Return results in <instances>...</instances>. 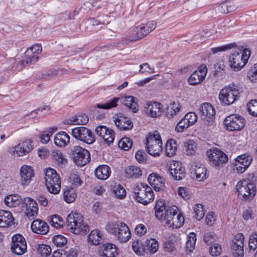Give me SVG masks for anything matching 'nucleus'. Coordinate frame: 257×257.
I'll return each instance as SVG.
<instances>
[{
    "instance_id": "nucleus-1",
    "label": "nucleus",
    "mask_w": 257,
    "mask_h": 257,
    "mask_svg": "<svg viewBox=\"0 0 257 257\" xmlns=\"http://www.w3.org/2000/svg\"><path fill=\"white\" fill-rule=\"evenodd\" d=\"M106 229L119 242H125L131 238V233L128 226L121 221L108 223L106 226Z\"/></svg>"
},
{
    "instance_id": "nucleus-2",
    "label": "nucleus",
    "mask_w": 257,
    "mask_h": 257,
    "mask_svg": "<svg viewBox=\"0 0 257 257\" xmlns=\"http://www.w3.org/2000/svg\"><path fill=\"white\" fill-rule=\"evenodd\" d=\"M66 227L69 230L75 234L85 233L89 229L82 215L76 212H72L68 215Z\"/></svg>"
},
{
    "instance_id": "nucleus-3",
    "label": "nucleus",
    "mask_w": 257,
    "mask_h": 257,
    "mask_svg": "<svg viewBox=\"0 0 257 257\" xmlns=\"http://www.w3.org/2000/svg\"><path fill=\"white\" fill-rule=\"evenodd\" d=\"M248 177V178H243L238 181L236 185L238 195L245 200L252 199L255 196L256 191L254 184L250 180L253 179V175L249 174Z\"/></svg>"
},
{
    "instance_id": "nucleus-4",
    "label": "nucleus",
    "mask_w": 257,
    "mask_h": 257,
    "mask_svg": "<svg viewBox=\"0 0 257 257\" xmlns=\"http://www.w3.org/2000/svg\"><path fill=\"white\" fill-rule=\"evenodd\" d=\"M133 198L139 203L147 205L154 199L152 188L144 183L136 185L133 188Z\"/></svg>"
},
{
    "instance_id": "nucleus-5",
    "label": "nucleus",
    "mask_w": 257,
    "mask_h": 257,
    "mask_svg": "<svg viewBox=\"0 0 257 257\" xmlns=\"http://www.w3.org/2000/svg\"><path fill=\"white\" fill-rule=\"evenodd\" d=\"M250 51L248 49H239L233 52L229 58V65L234 71L240 70L248 61Z\"/></svg>"
},
{
    "instance_id": "nucleus-6",
    "label": "nucleus",
    "mask_w": 257,
    "mask_h": 257,
    "mask_svg": "<svg viewBox=\"0 0 257 257\" xmlns=\"http://www.w3.org/2000/svg\"><path fill=\"white\" fill-rule=\"evenodd\" d=\"M238 87L234 84L224 87L219 94V99L221 103L226 105L233 104L239 97Z\"/></svg>"
},
{
    "instance_id": "nucleus-7",
    "label": "nucleus",
    "mask_w": 257,
    "mask_h": 257,
    "mask_svg": "<svg viewBox=\"0 0 257 257\" xmlns=\"http://www.w3.org/2000/svg\"><path fill=\"white\" fill-rule=\"evenodd\" d=\"M146 144L147 152L153 156H158L162 152V142L158 132L150 133L147 136Z\"/></svg>"
},
{
    "instance_id": "nucleus-8",
    "label": "nucleus",
    "mask_w": 257,
    "mask_h": 257,
    "mask_svg": "<svg viewBox=\"0 0 257 257\" xmlns=\"http://www.w3.org/2000/svg\"><path fill=\"white\" fill-rule=\"evenodd\" d=\"M178 208L175 205H172L169 207V212L165 216V219L162 221L169 226L174 228H178L182 226L184 223V218L181 213H178Z\"/></svg>"
},
{
    "instance_id": "nucleus-9",
    "label": "nucleus",
    "mask_w": 257,
    "mask_h": 257,
    "mask_svg": "<svg viewBox=\"0 0 257 257\" xmlns=\"http://www.w3.org/2000/svg\"><path fill=\"white\" fill-rule=\"evenodd\" d=\"M45 182L47 188L51 193L58 194L61 189L60 177L56 171L52 168H48L45 172Z\"/></svg>"
},
{
    "instance_id": "nucleus-10",
    "label": "nucleus",
    "mask_w": 257,
    "mask_h": 257,
    "mask_svg": "<svg viewBox=\"0 0 257 257\" xmlns=\"http://www.w3.org/2000/svg\"><path fill=\"white\" fill-rule=\"evenodd\" d=\"M156 26L157 23L154 21H149L146 24L140 25L131 32L129 40L133 42L142 38L154 30Z\"/></svg>"
},
{
    "instance_id": "nucleus-11",
    "label": "nucleus",
    "mask_w": 257,
    "mask_h": 257,
    "mask_svg": "<svg viewBox=\"0 0 257 257\" xmlns=\"http://www.w3.org/2000/svg\"><path fill=\"white\" fill-rule=\"evenodd\" d=\"M206 154L209 163L214 167H221L228 161L227 155L217 148L211 149L208 150Z\"/></svg>"
},
{
    "instance_id": "nucleus-12",
    "label": "nucleus",
    "mask_w": 257,
    "mask_h": 257,
    "mask_svg": "<svg viewBox=\"0 0 257 257\" xmlns=\"http://www.w3.org/2000/svg\"><path fill=\"white\" fill-rule=\"evenodd\" d=\"M245 120L237 114H231L225 117L224 123L226 129L229 131H240L245 125Z\"/></svg>"
},
{
    "instance_id": "nucleus-13",
    "label": "nucleus",
    "mask_w": 257,
    "mask_h": 257,
    "mask_svg": "<svg viewBox=\"0 0 257 257\" xmlns=\"http://www.w3.org/2000/svg\"><path fill=\"white\" fill-rule=\"evenodd\" d=\"M71 135L76 139L88 144H92L95 142V138L91 131L84 126L72 128Z\"/></svg>"
},
{
    "instance_id": "nucleus-14",
    "label": "nucleus",
    "mask_w": 257,
    "mask_h": 257,
    "mask_svg": "<svg viewBox=\"0 0 257 257\" xmlns=\"http://www.w3.org/2000/svg\"><path fill=\"white\" fill-rule=\"evenodd\" d=\"M32 143L31 140H26L13 147L10 148L8 152L13 157L24 156L30 152L33 149Z\"/></svg>"
},
{
    "instance_id": "nucleus-15",
    "label": "nucleus",
    "mask_w": 257,
    "mask_h": 257,
    "mask_svg": "<svg viewBox=\"0 0 257 257\" xmlns=\"http://www.w3.org/2000/svg\"><path fill=\"white\" fill-rule=\"evenodd\" d=\"M72 156L75 164L80 167L85 165L90 160L89 152L80 146L73 147Z\"/></svg>"
},
{
    "instance_id": "nucleus-16",
    "label": "nucleus",
    "mask_w": 257,
    "mask_h": 257,
    "mask_svg": "<svg viewBox=\"0 0 257 257\" xmlns=\"http://www.w3.org/2000/svg\"><path fill=\"white\" fill-rule=\"evenodd\" d=\"M252 161V157L249 155L244 154L238 156L232 162L233 169L237 173L242 174L248 168Z\"/></svg>"
},
{
    "instance_id": "nucleus-17",
    "label": "nucleus",
    "mask_w": 257,
    "mask_h": 257,
    "mask_svg": "<svg viewBox=\"0 0 257 257\" xmlns=\"http://www.w3.org/2000/svg\"><path fill=\"white\" fill-rule=\"evenodd\" d=\"M27 246L25 238L20 234H16L12 238L11 251L17 255H22L27 251Z\"/></svg>"
},
{
    "instance_id": "nucleus-18",
    "label": "nucleus",
    "mask_w": 257,
    "mask_h": 257,
    "mask_svg": "<svg viewBox=\"0 0 257 257\" xmlns=\"http://www.w3.org/2000/svg\"><path fill=\"white\" fill-rule=\"evenodd\" d=\"M207 68L205 65H201L194 71L188 79L189 84L196 85L201 83L204 79L207 73Z\"/></svg>"
},
{
    "instance_id": "nucleus-19",
    "label": "nucleus",
    "mask_w": 257,
    "mask_h": 257,
    "mask_svg": "<svg viewBox=\"0 0 257 257\" xmlns=\"http://www.w3.org/2000/svg\"><path fill=\"white\" fill-rule=\"evenodd\" d=\"M244 235L241 233L236 234L233 240L231 245V249L234 257H243Z\"/></svg>"
},
{
    "instance_id": "nucleus-20",
    "label": "nucleus",
    "mask_w": 257,
    "mask_h": 257,
    "mask_svg": "<svg viewBox=\"0 0 257 257\" xmlns=\"http://www.w3.org/2000/svg\"><path fill=\"white\" fill-rule=\"evenodd\" d=\"M170 173L176 180H181L186 175L185 168L181 163L177 161H172L169 166Z\"/></svg>"
},
{
    "instance_id": "nucleus-21",
    "label": "nucleus",
    "mask_w": 257,
    "mask_h": 257,
    "mask_svg": "<svg viewBox=\"0 0 257 257\" xmlns=\"http://www.w3.org/2000/svg\"><path fill=\"white\" fill-rule=\"evenodd\" d=\"M96 135L102 139L105 143L109 145L113 142L114 133L113 130L105 126L99 125L95 129Z\"/></svg>"
},
{
    "instance_id": "nucleus-22",
    "label": "nucleus",
    "mask_w": 257,
    "mask_h": 257,
    "mask_svg": "<svg viewBox=\"0 0 257 257\" xmlns=\"http://www.w3.org/2000/svg\"><path fill=\"white\" fill-rule=\"evenodd\" d=\"M191 173L198 181H202L207 178V169L202 164L193 163L190 168Z\"/></svg>"
},
{
    "instance_id": "nucleus-23",
    "label": "nucleus",
    "mask_w": 257,
    "mask_h": 257,
    "mask_svg": "<svg viewBox=\"0 0 257 257\" xmlns=\"http://www.w3.org/2000/svg\"><path fill=\"white\" fill-rule=\"evenodd\" d=\"M21 184L23 187L28 186L34 177L35 173L33 168L28 165H23L20 169Z\"/></svg>"
},
{
    "instance_id": "nucleus-24",
    "label": "nucleus",
    "mask_w": 257,
    "mask_h": 257,
    "mask_svg": "<svg viewBox=\"0 0 257 257\" xmlns=\"http://www.w3.org/2000/svg\"><path fill=\"white\" fill-rule=\"evenodd\" d=\"M42 52L41 45L36 44L28 49L25 52L26 59L24 62L28 64L36 62L38 59V55Z\"/></svg>"
},
{
    "instance_id": "nucleus-25",
    "label": "nucleus",
    "mask_w": 257,
    "mask_h": 257,
    "mask_svg": "<svg viewBox=\"0 0 257 257\" xmlns=\"http://www.w3.org/2000/svg\"><path fill=\"white\" fill-rule=\"evenodd\" d=\"M146 113L150 116L157 117L162 114V104L156 101H148L145 106Z\"/></svg>"
},
{
    "instance_id": "nucleus-26",
    "label": "nucleus",
    "mask_w": 257,
    "mask_h": 257,
    "mask_svg": "<svg viewBox=\"0 0 257 257\" xmlns=\"http://www.w3.org/2000/svg\"><path fill=\"white\" fill-rule=\"evenodd\" d=\"M114 122L117 127L120 131H128L133 127V123L128 117L119 114L114 118Z\"/></svg>"
},
{
    "instance_id": "nucleus-27",
    "label": "nucleus",
    "mask_w": 257,
    "mask_h": 257,
    "mask_svg": "<svg viewBox=\"0 0 257 257\" xmlns=\"http://www.w3.org/2000/svg\"><path fill=\"white\" fill-rule=\"evenodd\" d=\"M148 180L149 184L157 191L163 190L165 187L164 178L156 173L150 174Z\"/></svg>"
},
{
    "instance_id": "nucleus-28",
    "label": "nucleus",
    "mask_w": 257,
    "mask_h": 257,
    "mask_svg": "<svg viewBox=\"0 0 257 257\" xmlns=\"http://www.w3.org/2000/svg\"><path fill=\"white\" fill-rule=\"evenodd\" d=\"M31 229L33 232L39 234H46L49 231V226L44 221L37 219L31 224Z\"/></svg>"
},
{
    "instance_id": "nucleus-29",
    "label": "nucleus",
    "mask_w": 257,
    "mask_h": 257,
    "mask_svg": "<svg viewBox=\"0 0 257 257\" xmlns=\"http://www.w3.org/2000/svg\"><path fill=\"white\" fill-rule=\"evenodd\" d=\"M169 207L165 205V201L163 200H159L156 202L155 205V216L160 220L165 219V216L169 212Z\"/></svg>"
},
{
    "instance_id": "nucleus-30",
    "label": "nucleus",
    "mask_w": 257,
    "mask_h": 257,
    "mask_svg": "<svg viewBox=\"0 0 257 257\" xmlns=\"http://www.w3.org/2000/svg\"><path fill=\"white\" fill-rule=\"evenodd\" d=\"M199 110L201 115L207 120L212 119L215 114L214 107L207 102L202 104L199 108Z\"/></svg>"
},
{
    "instance_id": "nucleus-31",
    "label": "nucleus",
    "mask_w": 257,
    "mask_h": 257,
    "mask_svg": "<svg viewBox=\"0 0 257 257\" xmlns=\"http://www.w3.org/2000/svg\"><path fill=\"white\" fill-rule=\"evenodd\" d=\"M25 201L26 204V215L29 218L36 216L38 212V207L36 201L31 198H27Z\"/></svg>"
},
{
    "instance_id": "nucleus-32",
    "label": "nucleus",
    "mask_w": 257,
    "mask_h": 257,
    "mask_svg": "<svg viewBox=\"0 0 257 257\" xmlns=\"http://www.w3.org/2000/svg\"><path fill=\"white\" fill-rule=\"evenodd\" d=\"M14 220V219L11 212L4 210H0L1 227H7L12 225Z\"/></svg>"
},
{
    "instance_id": "nucleus-33",
    "label": "nucleus",
    "mask_w": 257,
    "mask_h": 257,
    "mask_svg": "<svg viewBox=\"0 0 257 257\" xmlns=\"http://www.w3.org/2000/svg\"><path fill=\"white\" fill-rule=\"evenodd\" d=\"M110 168L105 165H99L95 170V176L100 180H106L110 176Z\"/></svg>"
},
{
    "instance_id": "nucleus-34",
    "label": "nucleus",
    "mask_w": 257,
    "mask_h": 257,
    "mask_svg": "<svg viewBox=\"0 0 257 257\" xmlns=\"http://www.w3.org/2000/svg\"><path fill=\"white\" fill-rule=\"evenodd\" d=\"M70 137L65 132L57 133L54 137V143L59 147H64L69 143Z\"/></svg>"
},
{
    "instance_id": "nucleus-35",
    "label": "nucleus",
    "mask_w": 257,
    "mask_h": 257,
    "mask_svg": "<svg viewBox=\"0 0 257 257\" xmlns=\"http://www.w3.org/2000/svg\"><path fill=\"white\" fill-rule=\"evenodd\" d=\"M22 198L17 194L7 195L4 199L5 204L9 207H16L22 202Z\"/></svg>"
},
{
    "instance_id": "nucleus-36",
    "label": "nucleus",
    "mask_w": 257,
    "mask_h": 257,
    "mask_svg": "<svg viewBox=\"0 0 257 257\" xmlns=\"http://www.w3.org/2000/svg\"><path fill=\"white\" fill-rule=\"evenodd\" d=\"M125 176L128 178L137 179L142 176V171L139 167L132 165L125 167Z\"/></svg>"
},
{
    "instance_id": "nucleus-37",
    "label": "nucleus",
    "mask_w": 257,
    "mask_h": 257,
    "mask_svg": "<svg viewBox=\"0 0 257 257\" xmlns=\"http://www.w3.org/2000/svg\"><path fill=\"white\" fill-rule=\"evenodd\" d=\"M88 120L87 114L80 113L71 117L67 120V123L70 124L84 125L88 122Z\"/></svg>"
},
{
    "instance_id": "nucleus-38",
    "label": "nucleus",
    "mask_w": 257,
    "mask_h": 257,
    "mask_svg": "<svg viewBox=\"0 0 257 257\" xmlns=\"http://www.w3.org/2000/svg\"><path fill=\"white\" fill-rule=\"evenodd\" d=\"M117 254L116 246L112 243H105L103 245L101 255L104 257H115Z\"/></svg>"
},
{
    "instance_id": "nucleus-39",
    "label": "nucleus",
    "mask_w": 257,
    "mask_h": 257,
    "mask_svg": "<svg viewBox=\"0 0 257 257\" xmlns=\"http://www.w3.org/2000/svg\"><path fill=\"white\" fill-rule=\"evenodd\" d=\"M111 190L113 195L120 199H122L125 197L126 191L124 187L116 183H114L111 185Z\"/></svg>"
},
{
    "instance_id": "nucleus-40",
    "label": "nucleus",
    "mask_w": 257,
    "mask_h": 257,
    "mask_svg": "<svg viewBox=\"0 0 257 257\" xmlns=\"http://www.w3.org/2000/svg\"><path fill=\"white\" fill-rule=\"evenodd\" d=\"M145 252L148 251L150 254H154L158 249L159 243L155 238L147 239L145 241Z\"/></svg>"
},
{
    "instance_id": "nucleus-41",
    "label": "nucleus",
    "mask_w": 257,
    "mask_h": 257,
    "mask_svg": "<svg viewBox=\"0 0 257 257\" xmlns=\"http://www.w3.org/2000/svg\"><path fill=\"white\" fill-rule=\"evenodd\" d=\"M102 233L98 230L95 229L91 231L88 236V242L93 245H98L101 243Z\"/></svg>"
},
{
    "instance_id": "nucleus-42",
    "label": "nucleus",
    "mask_w": 257,
    "mask_h": 257,
    "mask_svg": "<svg viewBox=\"0 0 257 257\" xmlns=\"http://www.w3.org/2000/svg\"><path fill=\"white\" fill-rule=\"evenodd\" d=\"M177 150V144L175 140L173 139L169 140L166 144L165 153L167 157H173L175 154Z\"/></svg>"
},
{
    "instance_id": "nucleus-43",
    "label": "nucleus",
    "mask_w": 257,
    "mask_h": 257,
    "mask_svg": "<svg viewBox=\"0 0 257 257\" xmlns=\"http://www.w3.org/2000/svg\"><path fill=\"white\" fill-rule=\"evenodd\" d=\"M63 195L65 201L69 203L74 202L76 197L75 191L71 186H68L65 188Z\"/></svg>"
},
{
    "instance_id": "nucleus-44",
    "label": "nucleus",
    "mask_w": 257,
    "mask_h": 257,
    "mask_svg": "<svg viewBox=\"0 0 257 257\" xmlns=\"http://www.w3.org/2000/svg\"><path fill=\"white\" fill-rule=\"evenodd\" d=\"M120 100L119 97H114L111 99L106 101L105 102L102 104H96L95 107L98 108L109 109L117 106V103Z\"/></svg>"
},
{
    "instance_id": "nucleus-45",
    "label": "nucleus",
    "mask_w": 257,
    "mask_h": 257,
    "mask_svg": "<svg viewBox=\"0 0 257 257\" xmlns=\"http://www.w3.org/2000/svg\"><path fill=\"white\" fill-rule=\"evenodd\" d=\"M122 103L124 105L136 112L138 110L137 103L136 98L132 96H128L123 98Z\"/></svg>"
},
{
    "instance_id": "nucleus-46",
    "label": "nucleus",
    "mask_w": 257,
    "mask_h": 257,
    "mask_svg": "<svg viewBox=\"0 0 257 257\" xmlns=\"http://www.w3.org/2000/svg\"><path fill=\"white\" fill-rule=\"evenodd\" d=\"M196 241V234L194 232H190L188 235L187 240L186 243V248L187 252H190L194 249Z\"/></svg>"
},
{
    "instance_id": "nucleus-47",
    "label": "nucleus",
    "mask_w": 257,
    "mask_h": 257,
    "mask_svg": "<svg viewBox=\"0 0 257 257\" xmlns=\"http://www.w3.org/2000/svg\"><path fill=\"white\" fill-rule=\"evenodd\" d=\"M132 248L134 252L139 255H144L145 253V247L142 241L137 240L133 241Z\"/></svg>"
},
{
    "instance_id": "nucleus-48",
    "label": "nucleus",
    "mask_w": 257,
    "mask_h": 257,
    "mask_svg": "<svg viewBox=\"0 0 257 257\" xmlns=\"http://www.w3.org/2000/svg\"><path fill=\"white\" fill-rule=\"evenodd\" d=\"M180 110V106L179 104L174 102L170 104V106L167 108L166 115L168 118L174 117L176 115L177 113L179 112Z\"/></svg>"
},
{
    "instance_id": "nucleus-49",
    "label": "nucleus",
    "mask_w": 257,
    "mask_h": 257,
    "mask_svg": "<svg viewBox=\"0 0 257 257\" xmlns=\"http://www.w3.org/2000/svg\"><path fill=\"white\" fill-rule=\"evenodd\" d=\"M53 156L57 163L62 166H65L67 163V160L65 155L60 151H54Z\"/></svg>"
},
{
    "instance_id": "nucleus-50",
    "label": "nucleus",
    "mask_w": 257,
    "mask_h": 257,
    "mask_svg": "<svg viewBox=\"0 0 257 257\" xmlns=\"http://www.w3.org/2000/svg\"><path fill=\"white\" fill-rule=\"evenodd\" d=\"M69 181L75 188L81 186L83 183L79 176L74 173L70 174Z\"/></svg>"
},
{
    "instance_id": "nucleus-51",
    "label": "nucleus",
    "mask_w": 257,
    "mask_h": 257,
    "mask_svg": "<svg viewBox=\"0 0 257 257\" xmlns=\"http://www.w3.org/2000/svg\"><path fill=\"white\" fill-rule=\"evenodd\" d=\"M118 145L121 149L127 151L132 147L133 141L130 138L124 137L119 140Z\"/></svg>"
},
{
    "instance_id": "nucleus-52",
    "label": "nucleus",
    "mask_w": 257,
    "mask_h": 257,
    "mask_svg": "<svg viewBox=\"0 0 257 257\" xmlns=\"http://www.w3.org/2000/svg\"><path fill=\"white\" fill-rule=\"evenodd\" d=\"M56 130V128H50L48 131L44 132L39 136L40 142L43 144H46L50 141V137Z\"/></svg>"
},
{
    "instance_id": "nucleus-53",
    "label": "nucleus",
    "mask_w": 257,
    "mask_h": 257,
    "mask_svg": "<svg viewBox=\"0 0 257 257\" xmlns=\"http://www.w3.org/2000/svg\"><path fill=\"white\" fill-rule=\"evenodd\" d=\"M193 208L195 218L200 221L203 218L205 214L203 205L201 204H197L194 206Z\"/></svg>"
},
{
    "instance_id": "nucleus-54",
    "label": "nucleus",
    "mask_w": 257,
    "mask_h": 257,
    "mask_svg": "<svg viewBox=\"0 0 257 257\" xmlns=\"http://www.w3.org/2000/svg\"><path fill=\"white\" fill-rule=\"evenodd\" d=\"M50 224L56 228H60L63 225V220L61 216L58 215H54L51 217L50 221Z\"/></svg>"
},
{
    "instance_id": "nucleus-55",
    "label": "nucleus",
    "mask_w": 257,
    "mask_h": 257,
    "mask_svg": "<svg viewBox=\"0 0 257 257\" xmlns=\"http://www.w3.org/2000/svg\"><path fill=\"white\" fill-rule=\"evenodd\" d=\"M52 241L54 245L57 247H62L67 243V239L61 235H56L53 236Z\"/></svg>"
},
{
    "instance_id": "nucleus-56",
    "label": "nucleus",
    "mask_w": 257,
    "mask_h": 257,
    "mask_svg": "<svg viewBox=\"0 0 257 257\" xmlns=\"http://www.w3.org/2000/svg\"><path fill=\"white\" fill-rule=\"evenodd\" d=\"M190 126V124L188 123L184 117H183L177 124L175 130L178 133H182Z\"/></svg>"
},
{
    "instance_id": "nucleus-57",
    "label": "nucleus",
    "mask_w": 257,
    "mask_h": 257,
    "mask_svg": "<svg viewBox=\"0 0 257 257\" xmlns=\"http://www.w3.org/2000/svg\"><path fill=\"white\" fill-rule=\"evenodd\" d=\"M247 110L249 114L257 116V100H251L247 104Z\"/></svg>"
},
{
    "instance_id": "nucleus-58",
    "label": "nucleus",
    "mask_w": 257,
    "mask_h": 257,
    "mask_svg": "<svg viewBox=\"0 0 257 257\" xmlns=\"http://www.w3.org/2000/svg\"><path fill=\"white\" fill-rule=\"evenodd\" d=\"M247 77L252 82L257 81V63L250 68L247 73Z\"/></svg>"
},
{
    "instance_id": "nucleus-59",
    "label": "nucleus",
    "mask_w": 257,
    "mask_h": 257,
    "mask_svg": "<svg viewBox=\"0 0 257 257\" xmlns=\"http://www.w3.org/2000/svg\"><path fill=\"white\" fill-rule=\"evenodd\" d=\"M222 252V247L218 243H214L209 247V252L212 256H217Z\"/></svg>"
},
{
    "instance_id": "nucleus-60",
    "label": "nucleus",
    "mask_w": 257,
    "mask_h": 257,
    "mask_svg": "<svg viewBox=\"0 0 257 257\" xmlns=\"http://www.w3.org/2000/svg\"><path fill=\"white\" fill-rule=\"evenodd\" d=\"M38 251L42 255L48 256L51 254L52 249L48 245L40 244L38 246Z\"/></svg>"
},
{
    "instance_id": "nucleus-61",
    "label": "nucleus",
    "mask_w": 257,
    "mask_h": 257,
    "mask_svg": "<svg viewBox=\"0 0 257 257\" xmlns=\"http://www.w3.org/2000/svg\"><path fill=\"white\" fill-rule=\"evenodd\" d=\"M217 239V236L214 232H207L205 233L204 235L203 240L207 244H209L213 242L216 240Z\"/></svg>"
},
{
    "instance_id": "nucleus-62",
    "label": "nucleus",
    "mask_w": 257,
    "mask_h": 257,
    "mask_svg": "<svg viewBox=\"0 0 257 257\" xmlns=\"http://www.w3.org/2000/svg\"><path fill=\"white\" fill-rule=\"evenodd\" d=\"M190 125H193L197 120L198 117L196 114L193 112H189L184 116Z\"/></svg>"
},
{
    "instance_id": "nucleus-63",
    "label": "nucleus",
    "mask_w": 257,
    "mask_h": 257,
    "mask_svg": "<svg viewBox=\"0 0 257 257\" xmlns=\"http://www.w3.org/2000/svg\"><path fill=\"white\" fill-rule=\"evenodd\" d=\"M248 245L250 249L254 250L257 248V233H252L249 238Z\"/></svg>"
},
{
    "instance_id": "nucleus-64",
    "label": "nucleus",
    "mask_w": 257,
    "mask_h": 257,
    "mask_svg": "<svg viewBox=\"0 0 257 257\" xmlns=\"http://www.w3.org/2000/svg\"><path fill=\"white\" fill-rule=\"evenodd\" d=\"M177 192L179 196L185 200L188 199L190 197L188 190L187 188L185 187H179L177 189Z\"/></svg>"
}]
</instances>
